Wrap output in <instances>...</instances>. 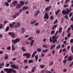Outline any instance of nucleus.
I'll list each match as a JSON object with an SVG mask.
<instances>
[{
	"label": "nucleus",
	"mask_w": 73,
	"mask_h": 73,
	"mask_svg": "<svg viewBox=\"0 0 73 73\" xmlns=\"http://www.w3.org/2000/svg\"><path fill=\"white\" fill-rule=\"evenodd\" d=\"M59 37V35H58V36H56H56H53L52 37V36H51L50 38V42H52L53 43V44H54L56 41H57V39Z\"/></svg>",
	"instance_id": "1"
},
{
	"label": "nucleus",
	"mask_w": 73,
	"mask_h": 73,
	"mask_svg": "<svg viewBox=\"0 0 73 73\" xmlns=\"http://www.w3.org/2000/svg\"><path fill=\"white\" fill-rule=\"evenodd\" d=\"M13 69V68H5L4 70L7 73H12Z\"/></svg>",
	"instance_id": "2"
},
{
	"label": "nucleus",
	"mask_w": 73,
	"mask_h": 73,
	"mask_svg": "<svg viewBox=\"0 0 73 73\" xmlns=\"http://www.w3.org/2000/svg\"><path fill=\"white\" fill-rule=\"evenodd\" d=\"M11 42L14 44H17V43L19 42V38H17L15 39V40L13 39L12 40Z\"/></svg>",
	"instance_id": "3"
},
{
	"label": "nucleus",
	"mask_w": 73,
	"mask_h": 73,
	"mask_svg": "<svg viewBox=\"0 0 73 73\" xmlns=\"http://www.w3.org/2000/svg\"><path fill=\"white\" fill-rule=\"evenodd\" d=\"M23 56H26L27 58H29L30 57H31V54L30 53H25L23 54Z\"/></svg>",
	"instance_id": "4"
},
{
	"label": "nucleus",
	"mask_w": 73,
	"mask_h": 73,
	"mask_svg": "<svg viewBox=\"0 0 73 73\" xmlns=\"http://www.w3.org/2000/svg\"><path fill=\"white\" fill-rule=\"evenodd\" d=\"M66 11H65L64 10L62 11V12L63 15H65L66 14V13H69V10L68 9H67Z\"/></svg>",
	"instance_id": "5"
},
{
	"label": "nucleus",
	"mask_w": 73,
	"mask_h": 73,
	"mask_svg": "<svg viewBox=\"0 0 73 73\" xmlns=\"http://www.w3.org/2000/svg\"><path fill=\"white\" fill-rule=\"evenodd\" d=\"M8 35H12L11 36L13 38H15V34L13 32L9 33Z\"/></svg>",
	"instance_id": "6"
},
{
	"label": "nucleus",
	"mask_w": 73,
	"mask_h": 73,
	"mask_svg": "<svg viewBox=\"0 0 73 73\" xmlns=\"http://www.w3.org/2000/svg\"><path fill=\"white\" fill-rule=\"evenodd\" d=\"M41 72L42 73H51V72L49 71V70H43L41 71Z\"/></svg>",
	"instance_id": "7"
},
{
	"label": "nucleus",
	"mask_w": 73,
	"mask_h": 73,
	"mask_svg": "<svg viewBox=\"0 0 73 73\" xmlns=\"http://www.w3.org/2000/svg\"><path fill=\"white\" fill-rule=\"evenodd\" d=\"M17 4V1H14L12 3V5L13 6H16Z\"/></svg>",
	"instance_id": "8"
},
{
	"label": "nucleus",
	"mask_w": 73,
	"mask_h": 73,
	"mask_svg": "<svg viewBox=\"0 0 73 73\" xmlns=\"http://www.w3.org/2000/svg\"><path fill=\"white\" fill-rule=\"evenodd\" d=\"M44 17L45 19H49V16H48V13H46L44 15Z\"/></svg>",
	"instance_id": "9"
},
{
	"label": "nucleus",
	"mask_w": 73,
	"mask_h": 73,
	"mask_svg": "<svg viewBox=\"0 0 73 73\" xmlns=\"http://www.w3.org/2000/svg\"><path fill=\"white\" fill-rule=\"evenodd\" d=\"M34 42H35V40H31L30 42V46H32L34 44Z\"/></svg>",
	"instance_id": "10"
},
{
	"label": "nucleus",
	"mask_w": 73,
	"mask_h": 73,
	"mask_svg": "<svg viewBox=\"0 0 73 73\" xmlns=\"http://www.w3.org/2000/svg\"><path fill=\"white\" fill-rule=\"evenodd\" d=\"M34 42H35V40H31L30 42V46H32L34 44Z\"/></svg>",
	"instance_id": "11"
},
{
	"label": "nucleus",
	"mask_w": 73,
	"mask_h": 73,
	"mask_svg": "<svg viewBox=\"0 0 73 73\" xmlns=\"http://www.w3.org/2000/svg\"><path fill=\"white\" fill-rule=\"evenodd\" d=\"M11 66L12 68H14V69H17L18 68V66H15V64L12 65Z\"/></svg>",
	"instance_id": "12"
},
{
	"label": "nucleus",
	"mask_w": 73,
	"mask_h": 73,
	"mask_svg": "<svg viewBox=\"0 0 73 73\" xmlns=\"http://www.w3.org/2000/svg\"><path fill=\"white\" fill-rule=\"evenodd\" d=\"M51 7H52V6H50L46 7L45 9V10L46 11H49V9L51 8Z\"/></svg>",
	"instance_id": "13"
},
{
	"label": "nucleus",
	"mask_w": 73,
	"mask_h": 73,
	"mask_svg": "<svg viewBox=\"0 0 73 73\" xmlns=\"http://www.w3.org/2000/svg\"><path fill=\"white\" fill-rule=\"evenodd\" d=\"M72 60L73 58H72V56H70L68 58L67 61H72Z\"/></svg>",
	"instance_id": "14"
},
{
	"label": "nucleus",
	"mask_w": 73,
	"mask_h": 73,
	"mask_svg": "<svg viewBox=\"0 0 73 73\" xmlns=\"http://www.w3.org/2000/svg\"><path fill=\"white\" fill-rule=\"evenodd\" d=\"M28 7L27 6H24L23 8V10H25L26 9L28 10Z\"/></svg>",
	"instance_id": "15"
},
{
	"label": "nucleus",
	"mask_w": 73,
	"mask_h": 73,
	"mask_svg": "<svg viewBox=\"0 0 73 73\" xmlns=\"http://www.w3.org/2000/svg\"><path fill=\"white\" fill-rule=\"evenodd\" d=\"M48 51V49H46V50H43L42 51V53H46V52H47Z\"/></svg>",
	"instance_id": "16"
},
{
	"label": "nucleus",
	"mask_w": 73,
	"mask_h": 73,
	"mask_svg": "<svg viewBox=\"0 0 73 73\" xmlns=\"http://www.w3.org/2000/svg\"><path fill=\"white\" fill-rule=\"evenodd\" d=\"M36 67L35 66L33 68V69L31 70L32 72H35V70L36 69Z\"/></svg>",
	"instance_id": "17"
},
{
	"label": "nucleus",
	"mask_w": 73,
	"mask_h": 73,
	"mask_svg": "<svg viewBox=\"0 0 73 73\" xmlns=\"http://www.w3.org/2000/svg\"><path fill=\"white\" fill-rule=\"evenodd\" d=\"M9 26L11 28H13L14 27V25L12 24H10L9 25Z\"/></svg>",
	"instance_id": "18"
},
{
	"label": "nucleus",
	"mask_w": 73,
	"mask_h": 73,
	"mask_svg": "<svg viewBox=\"0 0 73 73\" xmlns=\"http://www.w3.org/2000/svg\"><path fill=\"white\" fill-rule=\"evenodd\" d=\"M20 4L22 6H23L24 5V1H21L20 2Z\"/></svg>",
	"instance_id": "19"
},
{
	"label": "nucleus",
	"mask_w": 73,
	"mask_h": 73,
	"mask_svg": "<svg viewBox=\"0 0 73 73\" xmlns=\"http://www.w3.org/2000/svg\"><path fill=\"white\" fill-rule=\"evenodd\" d=\"M4 4L6 7H8L9 6V3H8L7 2H5L4 3Z\"/></svg>",
	"instance_id": "20"
},
{
	"label": "nucleus",
	"mask_w": 73,
	"mask_h": 73,
	"mask_svg": "<svg viewBox=\"0 0 73 73\" xmlns=\"http://www.w3.org/2000/svg\"><path fill=\"white\" fill-rule=\"evenodd\" d=\"M22 50L23 52H26V48H25V47H22Z\"/></svg>",
	"instance_id": "21"
},
{
	"label": "nucleus",
	"mask_w": 73,
	"mask_h": 73,
	"mask_svg": "<svg viewBox=\"0 0 73 73\" xmlns=\"http://www.w3.org/2000/svg\"><path fill=\"white\" fill-rule=\"evenodd\" d=\"M55 45L54 44H53L52 46L50 47V49L51 50L53 49V48H55Z\"/></svg>",
	"instance_id": "22"
},
{
	"label": "nucleus",
	"mask_w": 73,
	"mask_h": 73,
	"mask_svg": "<svg viewBox=\"0 0 73 73\" xmlns=\"http://www.w3.org/2000/svg\"><path fill=\"white\" fill-rule=\"evenodd\" d=\"M37 51L39 53V52H41V49L40 48H38L37 49Z\"/></svg>",
	"instance_id": "23"
},
{
	"label": "nucleus",
	"mask_w": 73,
	"mask_h": 73,
	"mask_svg": "<svg viewBox=\"0 0 73 73\" xmlns=\"http://www.w3.org/2000/svg\"><path fill=\"white\" fill-rule=\"evenodd\" d=\"M21 31L22 33H24L25 32V28L23 27L21 28Z\"/></svg>",
	"instance_id": "24"
},
{
	"label": "nucleus",
	"mask_w": 73,
	"mask_h": 73,
	"mask_svg": "<svg viewBox=\"0 0 73 73\" xmlns=\"http://www.w3.org/2000/svg\"><path fill=\"white\" fill-rule=\"evenodd\" d=\"M33 37H29L28 38V40L29 41H30V40H33Z\"/></svg>",
	"instance_id": "25"
},
{
	"label": "nucleus",
	"mask_w": 73,
	"mask_h": 73,
	"mask_svg": "<svg viewBox=\"0 0 73 73\" xmlns=\"http://www.w3.org/2000/svg\"><path fill=\"white\" fill-rule=\"evenodd\" d=\"M9 29V26H7V27L6 28L5 31L7 32V31H8Z\"/></svg>",
	"instance_id": "26"
},
{
	"label": "nucleus",
	"mask_w": 73,
	"mask_h": 73,
	"mask_svg": "<svg viewBox=\"0 0 73 73\" xmlns=\"http://www.w3.org/2000/svg\"><path fill=\"white\" fill-rule=\"evenodd\" d=\"M35 23H36V20H35L34 21H33L32 22H31V24L32 25H33V24H34Z\"/></svg>",
	"instance_id": "27"
},
{
	"label": "nucleus",
	"mask_w": 73,
	"mask_h": 73,
	"mask_svg": "<svg viewBox=\"0 0 73 73\" xmlns=\"http://www.w3.org/2000/svg\"><path fill=\"white\" fill-rule=\"evenodd\" d=\"M61 46V45L60 44H58V46H56V49H58L60 48V47Z\"/></svg>",
	"instance_id": "28"
},
{
	"label": "nucleus",
	"mask_w": 73,
	"mask_h": 73,
	"mask_svg": "<svg viewBox=\"0 0 73 73\" xmlns=\"http://www.w3.org/2000/svg\"><path fill=\"white\" fill-rule=\"evenodd\" d=\"M60 11V9H59L56 12H55V15H57L58 14V13H59Z\"/></svg>",
	"instance_id": "29"
},
{
	"label": "nucleus",
	"mask_w": 73,
	"mask_h": 73,
	"mask_svg": "<svg viewBox=\"0 0 73 73\" xmlns=\"http://www.w3.org/2000/svg\"><path fill=\"white\" fill-rule=\"evenodd\" d=\"M62 28L60 27L59 28V33H61V32H62Z\"/></svg>",
	"instance_id": "30"
},
{
	"label": "nucleus",
	"mask_w": 73,
	"mask_h": 73,
	"mask_svg": "<svg viewBox=\"0 0 73 73\" xmlns=\"http://www.w3.org/2000/svg\"><path fill=\"white\" fill-rule=\"evenodd\" d=\"M57 25H55L53 27L52 29V30L54 29V28H57Z\"/></svg>",
	"instance_id": "31"
},
{
	"label": "nucleus",
	"mask_w": 73,
	"mask_h": 73,
	"mask_svg": "<svg viewBox=\"0 0 73 73\" xmlns=\"http://www.w3.org/2000/svg\"><path fill=\"white\" fill-rule=\"evenodd\" d=\"M53 64V62H51L50 63H49V65L50 66H51V65H52Z\"/></svg>",
	"instance_id": "32"
},
{
	"label": "nucleus",
	"mask_w": 73,
	"mask_h": 73,
	"mask_svg": "<svg viewBox=\"0 0 73 73\" xmlns=\"http://www.w3.org/2000/svg\"><path fill=\"white\" fill-rule=\"evenodd\" d=\"M66 61H67V60H66V59L64 60H63V62L64 63V65H65V64H66Z\"/></svg>",
	"instance_id": "33"
},
{
	"label": "nucleus",
	"mask_w": 73,
	"mask_h": 73,
	"mask_svg": "<svg viewBox=\"0 0 73 73\" xmlns=\"http://www.w3.org/2000/svg\"><path fill=\"white\" fill-rule=\"evenodd\" d=\"M35 58L36 61H37L38 58V56H37V55H36L35 56Z\"/></svg>",
	"instance_id": "34"
},
{
	"label": "nucleus",
	"mask_w": 73,
	"mask_h": 73,
	"mask_svg": "<svg viewBox=\"0 0 73 73\" xmlns=\"http://www.w3.org/2000/svg\"><path fill=\"white\" fill-rule=\"evenodd\" d=\"M17 25H16L15 26V28H17L18 27H19V22L17 23Z\"/></svg>",
	"instance_id": "35"
},
{
	"label": "nucleus",
	"mask_w": 73,
	"mask_h": 73,
	"mask_svg": "<svg viewBox=\"0 0 73 73\" xmlns=\"http://www.w3.org/2000/svg\"><path fill=\"white\" fill-rule=\"evenodd\" d=\"M33 61L32 60H29V63H33Z\"/></svg>",
	"instance_id": "36"
},
{
	"label": "nucleus",
	"mask_w": 73,
	"mask_h": 73,
	"mask_svg": "<svg viewBox=\"0 0 73 73\" xmlns=\"http://www.w3.org/2000/svg\"><path fill=\"white\" fill-rule=\"evenodd\" d=\"M55 33V31H52L51 32V34L53 35V34H54Z\"/></svg>",
	"instance_id": "37"
},
{
	"label": "nucleus",
	"mask_w": 73,
	"mask_h": 73,
	"mask_svg": "<svg viewBox=\"0 0 73 73\" xmlns=\"http://www.w3.org/2000/svg\"><path fill=\"white\" fill-rule=\"evenodd\" d=\"M25 43H26V44H27L28 45L30 44V42H28L27 41H26L25 42Z\"/></svg>",
	"instance_id": "38"
},
{
	"label": "nucleus",
	"mask_w": 73,
	"mask_h": 73,
	"mask_svg": "<svg viewBox=\"0 0 73 73\" xmlns=\"http://www.w3.org/2000/svg\"><path fill=\"white\" fill-rule=\"evenodd\" d=\"M16 17H16V15H14L12 16V17L13 19H16Z\"/></svg>",
	"instance_id": "39"
},
{
	"label": "nucleus",
	"mask_w": 73,
	"mask_h": 73,
	"mask_svg": "<svg viewBox=\"0 0 73 73\" xmlns=\"http://www.w3.org/2000/svg\"><path fill=\"white\" fill-rule=\"evenodd\" d=\"M3 27V25L2 24H0V29H1Z\"/></svg>",
	"instance_id": "40"
},
{
	"label": "nucleus",
	"mask_w": 73,
	"mask_h": 73,
	"mask_svg": "<svg viewBox=\"0 0 73 73\" xmlns=\"http://www.w3.org/2000/svg\"><path fill=\"white\" fill-rule=\"evenodd\" d=\"M24 62L25 63H27L28 62V60H25L24 61Z\"/></svg>",
	"instance_id": "41"
},
{
	"label": "nucleus",
	"mask_w": 73,
	"mask_h": 73,
	"mask_svg": "<svg viewBox=\"0 0 73 73\" xmlns=\"http://www.w3.org/2000/svg\"><path fill=\"white\" fill-rule=\"evenodd\" d=\"M12 49L13 50H15V49L14 48V46L13 45H12Z\"/></svg>",
	"instance_id": "42"
},
{
	"label": "nucleus",
	"mask_w": 73,
	"mask_h": 73,
	"mask_svg": "<svg viewBox=\"0 0 73 73\" xmlns=\"http://www.w3.org/2000/svg\"><path fill=\"white\" fill-rule=\"evenodd\" d=\"M36 32V33H37V34H39V33H40V30H38Z\"/></svg>",
	"instance_id": "43"
},
{
	"label": "nucleus",
	"mask_w": 73,
	"mask_h": 73,
	"mask_svg": "<svg viewBox=\"0 0 73 73\" xmlns=\"http://www.w3.org/2000/svg\"><path fill=\"white\" fill-rule=\"evenodd\" d=\"M54 18V17L52 15L50 17V19L51 20H53Z\"/></svg>",
	"instance_id": "44"
},
{
	"label": "nucleus",
	"mask_w": 73,
	"mask_h": 73,
	"mask_svg": "<svg viewBox=\"0 0 73 73\" xmlns=\"http://www.w3.org/2000/svg\"><path fill=\"white\" fill-rule=\"evenodd\" d=\"M37 15H38V13H35L34 14V16L35 17H37Z\"/></svg>",
	"instance_id": "45"
},
{
	"label": "nucleus",
	"mask_w": 73,
	"mask_h": 73,
	"mask_svg": "<svg viewBox=\"0 0 73 73\" xmlns=\"http://www.w3.org/2000/svg\"><path fill=\"white\" fill-rule=\"evenodd\" d=\"M52 53L53 54H54L55 53V50H53L52 51Z\"/></svg>",
	"instance_id": "46"
},
{
	"label": "nucleus",
	"mask_w": 73,
	"mask_h": 73,
	"mask_svg": "<svg viewBox=\"0 0 73 73\" xmlns=\"http://www.w3.org/2000/svg\"><path fill=\"white\" fill-rule=\"evenodd\" d=\"M11 46H9V47H7V49H8V50H11Z\"/></svg>",
	"instance_id": "47"
},
{
	"label": "nucleus",
	"mask_w": 73,
	"mask_h": 73,
	"mask_svg": "<svg viewBox=\"0 0 73 73\" xmlns=\"http://www.w3.org/2000/svg\"><path fill=\"white\" fill-rule=\"evenodd\" d=\"M71 50L72 51V53H73V46H72L71 47Z\"/></svg>",
	"instance_id": "48"
},
{
	"label": "nucleus",
	"mask_w": 73,
	"mask_h": 73,
	"mask_svg": "<svg viewBox=\"0 0 73 73\" xmlns=\"http://www.w3.org/2000/svg\"><path fill=\"white\" fill-rule=\"evenodd\" d=\"M40 67L41 68H44V67H45V65H40Z\"/></svg>",
	"instance_id": "49"
},
{
	"label": "nucleus",
	"mask_w": 73,
	"mask_h": 73,
	"mask_svg": "<svg viewBox=\"0 0 73 73\" xmlns=\"http://www.w3.org/2000/svg\"><path fill=\"white\" fill-rule=\"evenodd\" d=\"M67 37H70V33H69L68 34Z\"/></svg>",
	"instance_id": "50"
},
{
	"label": "nucleus",
	"mask_w": 73,
	"mask_h": 73,
	"mask_svg": "<svg viewBox=\"0 0 73 73\" xmlns=\"http://www.w3.org/2000/svg\"><path fill=\"white\" fill-rule=\"evenodd\" d=\"M15 15L16 17H17V16H19V12H17V13H16Z\"/></svg>",
	"instance_id": "51"
},
{
	"label": "nucleus",
	"mask_w": 73,
	"mask_h": 73,
	"mask_svg": "<svg viewBox=\"0 0 73 73\" xmlns=\"http://www.w3.org/2000/svg\"><path fill=\"white\" fill-rule=\"evenodd\" d=\"M41 57H44L45 56V54H41Z\"/></svg>",
	"instance_id": "52"
},
{
	"label": "nucleus",
	"mask_w": 73,
	"mask_h": 73,
	"mask_svg": "<svg viewBox=\"0 0 73 73\" xmlns=\"http://www.w3.org/2000/svg\"><path fill=\"white\" fill-rule=\"evenodd\" d=\"M67 71V69H64L63 70V71L64 72H66Z\"/></svg>",
	"instance_id": "53"
},
{
	"label": "nucleus",
	"mask_w": 73,
	"mask_h": 73,
	"mask_svg": "<svg viewBox=\"0 0 73 73\" xmlns=\"http://www.w3.org/2000/svg\"><path fill=\"white\" fill-rule=\"evenodd\" d=\"M72 15H73V12H72L69 15V17H71V16H72Z\"/></svg>",
	"instance_id": "54"
},
{
	"label": "nucleus",
	"mask_w": 73,
	"mask_h": 73,
	"mask_svg": "<svg viewBox=\"0 0 73 73\" xmlns=\"http://www.w3.org/2000/svg\"><path fill=\"white\" fill-rule=\"evenodd\" d=\"M12 72H13V73H16V71L15 70H13Z\"/></svg>",
	"instance_id": "55"
},
{
	"label": "nucleus",
	"mask_w": 73,
	"mask_h": 73,
	"mask_svg": "<svg viewBox=\"0 0 73 73\" xmlns=\"http://www.w3.org/2000/svg\"><path fill=\"white\" fill-rule=\"evenodd\" d=\"M5 60L8 59V56H5Z\"/></svg>",
	"instance_id": "56"
},
{
	"label": "nucleus",
	"mask_w": 73,
	"mask_h": 73,
	"mask_svg": "<svg viewBox=\"0 0 73 73\" xmlns=\"http://www.w3.org/2000/svg\"><path fill=\"white\" fill-rule=\"evenodd\" d=\"M73 39H72L70 40V42L71 43H73Z\"/></svg>",
	"instance_id": "57"
},
{
	"label": "nucleus",
	"mask_w": 73,
	"mask_h": 73,
	"mask_svg": "<svg viewBox=\"0 0 73 73\" xmlns=\"http://www.w3.org/2000/svg\"><path fill=\"white\" fill-rule=\"evenodd\" d=\"M38 25V23H35V26H37V25Z\"/></svg>",
	"instance_id": "58"
},
{
	"label": "nucleus",
	"mask_w": 73,
	"mask_h": 73,
	"mask_svg": "<svg viewBox=\"0 0 73 73\" xmlns=\"http://www.w3.org/2000/svg\"><path fill=\"white\" fill-rule=\"evenodd\" d=\"M8 23V21H4V24H6V23Z\"/></svg>",
	"instance_id": "59"
},
{
	"label": "nucleus",
	"mask_w": 73,
	"mask_h": 73,
	"mask_svg": "<svg viewBox=\"0 0 73 73\" xmlns=\"http://www.w3.org/2000/svg\"><path fill=\"white\" fill-rule=\"evenodd\" d=\"M69 5H64V7H68Z\"/></svg>",
	"instance_id": "60"
},
{
	"label": "nucleus",
	"mask_w": 73,
	"mask_h": 73,
	"mask_svg": "<svg viewBox=\"0 0 73 73\" xmlns=\"http://www.w3.org/2000/svg\"><path fill=\"white\" fill-rule=\"evenodd\" d=\"M63 22H64V19L62 18L61 21V24H62V23H63Z\"/></svg>",
	"instance_id": "61"
},
{
	"label": "nucleus",
	"mask_w": 73,
	"mask_h": 73,
	"mask_svg": "<svg viewBox=\"0 0 73 73\" xmlns=\"http://www.w3.org/2000/svg\"><path fill=\"white\" fill-rule=\"evenodd\" d=\"M68 16L67 15H66L65 16V18L66 20H67L68 19Z\"/></svg>",
	"instance_id": "62"
},
{
	"label": "nucleus",
	"mask_w": 73,
	"mask_h": 73,
	"mask_svg": "<svg viewBox=\"0 0 73 73\" xmlns=\"http://www.w3.org/2000/svg\"><path fill=\"white\" fill-rule=\"evenodd\" d=\"M11 1H12V0H7V2H8V3H11Z\"/></svg>",
	"instance_id": "63"
},
{
	"label": "nucleus",
	"mask_w": 73,
	"mask_h": 73,
	"mask_svg": "<svg viewBox=\"0 0 73 73\" xmlns=\"http://www.w3.org/2000/svg\"><path fill=\"white\" fill-rule=\"evenodd\" d=\"M9 66V63L7 64H6V67H8Z\"/></svg>",
	"instance_id": "64"
}]
</instances>
